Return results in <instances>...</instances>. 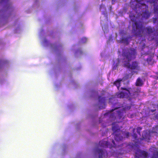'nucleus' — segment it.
<instances>
[{
  "instance_id": "nucleus-7",
  "label": "nucleus",
  "mask_w": 158,
  "mask_h": 158,
  "mask_svg": "<svg viewBox=\"0 0 158 158\" xmlns=\"http://www.w3.org/2000/svg\"><path fill=\"white\" fill-rule=\"evenodd\" d=\"M135 156L138 158L141 157L143 158H148V154L147 152L145 151L138 150L135 152Z\"/></svg>"
},
{
  "instance_id": "nucleus-26",
  "label": "nucleus",
  "mask_w": 158,
  "mask_h": 158,
  "mask_svg": "<svg viewBox=\"0 0 158 158\" xmlns=\"http://www.w3.org/2000/svg\"><path fill=\"white\" fill-rule=\"evenodd\" d=\"M112 125H114V123H113Z\"/></svg>"
},
{
  "instance_id": "nucleus-23",
  "label": "nucleus",
  "mask_w": 158,
  "mask_h": 158,
  "mask_svg": "<svg viewBox=\"0 0 158 158\" xmlns=\"http://www.w3.org/2000/svg\"><path fill=\"white\" fill-rule=\"evenodd\" d=\"M135 128H134V129H133V133L135 131Z\"/></svg>"
},
{
  "instance_id": "nucleus-8",
  "label": "nucleus",
  "mask_w": 158,
  "mask_h": 158,
  "mask_svg": "<svg viewBox=\"0 0 158 158\" xmlns=\"http://www.w3.org/2000/svg\"><path fill=\"white\" fill-rule=\"evenodd\" d=\"M112 143L113 144V145L111 147H109V143L107 141H105L104 140H102L100 141L99 142V144L100 145L101 147H103L104 148H112L113 147H116V145L115 144L114 141V140H112Z\"/></svg>"
},
{
  "instance_id": "nucleus-11",
  "label": "nucleus",
  "mask_w": 158,
  "mask_h": 158,
  "mask_svg": "<svg viewBox=\"0 0 158 158\" xmlns=\"http://www.w3.org/2000/svg\"><path fill=\"white\" fill-rule=\"evenodd\" d=\"M119 104L120 103L118 102L116 103H115V105L117 106L115 107L114 109H112L110 110H108V111L105 114V115L108 114L113 112L115 110L120 108L121 107V105Z\"/></svg>"
},
{
  "instance_id": "nucleus-16",
  "label": "nucleus",
  "mask_w": 158,
  "mask_h": 158,
  "mask_svg": "<svg viewBox=\"0 0 158 158\" xmlns=\"http://www.w3.org/2000/svg\"><path fill=\"white\" fill-rule=\"evenodd\" d=\"M151 158H158V151L155 152L153 153Z\"/></svg>"
},
{
  "instance_id": "nucleus-1",
  "label": "nucleus",
  "mask_w": 158,
  "mask_h": 158,
  "mask_svg": "<svg viewBox=\"0 0 158 158\" xmlns=\"http://www.w3.org/2000/svg\"><path fill=\"white\" fill-rule=\"evenodd\" d=\"M136 55V50L133 48L123 50L122 56L123 60H124L123 61L124 63V66L126 67L130 70H139V67L137 62L134 61L132 62L131 64L129 63L130 61L135 58Z\"/></svg>"
},
{
  "instance_id": "nucleus-22",
  "label": "nucleus",
  "mask_w": 158,
  "mask_h": 158,
  "mask_svg": "<svg viewBox=\"0 0 158 158\" xmlns=\"http://www.w3.org/2000/svg\"><path fill=\"white\" fill-rule=\"evenodd\" d=\"M99 108H100V109H103V108H104L103 107H101V106H99Z\"/></svg>"
},
{
  "instance_id": "nucleus-13",
  "label": "nucleus",
  "mask_w": 158,
  "mask_h": 158,
  "mask_svg": "<svg viewBox=\"0 0 158 158\" xmlns=\"http://www.w3.org/2000/svg\"><path fill=\"white\" fill-rule=\"evenodd\" d=\"M122 81V79H118L115 81L114 83V85L117 86L118 90L119 89V88L120 86L121 81Z\"/></svg>"
},
{
  "instance_id": "nucleus-3",
  "label": "nucleus",
  "mask_w": 158,
  "mask_h": 158,
  "mask_svg": "<svg viewBox=\"0 0 158 158\" xmlns=\"http://www.w3.org/2000/svg\"><path fill=\"white\" fill-rule=\"evenodd\" d=\"M112 130L113 131V134L114 135L115 140L117 142L123 140V137L120 135L122 133L123 135L127 138L130 136V133L128 132H123L120 130L119 127L117 125L113 126L112 127Z\"/></svg>"
},
{
  "instance_id": "nucleus-19",
  "label": "nucleus",
  "mask_w": 158,
  "mask_h": 158,
  "mask_svg": "<svg viewBox=\"0 0 158 158\" xmlns=\"http://www.w3.org/2000/svg\"><path fill=\"white\" fill-rule=\"evenodd\" d=\"M114 99L112 98H110L109 99V103L110 104H112V102L114 100Z\"/></svg>"
},
{
  "instance_id": "nucleus-10",
  "label": "nucleus",
  "mask_w": 158,
  "mask_h": 158,
  "mask_svg": "<svg viewBox=\"0 0 158 158\" xmlns=\"http://www.w3.org/2000/svg\"><path fill=\"white\" fill-rule=\"evenodd\" d=\"M96 151L99 154L98 158H102L103 156L105 154H106V155H107V152H104L102 149H97L96 150Z\"/></svg>"
},
{
  "instance_id": "nucleus-12",
  "label": "nucleus",
  "mask_w": 158,
  "mask_h": 158,
  "mask_svg": "<svg viewBox=\"0 0 158 158\" xmlns=\"http://www.w3.org/2000/svg\"><path fill=\"white\" fill-rule=\"evenodd\" d=\"M131 37H129L126 38H123L120 40V42L121 43H126L127 44H129L128 41L129 39H130Z\"/></svg>"
},
{
  "instance_id": "nucleus-4",
  "label": "nucleus",
  "mask_w": 158,
  "mask_h": 158,
  "mask_svg": "<svg viewBox=\"0 0 158 158\" xmlns=\"http://www.w3.org/2000/svg\"><path fill=\"white\" fill-rule=\"evenodd\" d=\"M121 89L125 90L124 92H121L117 94V97L120 98H127L131 95L132 89L131 88H121Z\"/></svg>"
},
{
  "instance_id": "nucleus-2",
  "label": "nucleus",
  "mask_w": 158,
  "mask_h": 158,
  "mask_svg": "<svg viewBox=\"0 0 158 158\" xmlns=\"http://www.w3.org/2000/svg\"><path fill=\"white\" fill-rule=\"evenodd\" d=\"M133 31L135 36L141 37L144 31L149 34L153 33L155 31L154 27L150 26L147 27H143V22L141 21L138 22L135 21L134 24H132Z\"/></svg>"
},
{
  "instance_id": "nucleus-21",
  "label": "nucleus",
  "mask_w": 158,
  "mask_h": 158,
  "mask_svg": "<svg viewBox=\"0 0 158 158\" xmlns=\"http://www.w3.org/2000/svg\"><path fill=\"white\" fill-rule=\"evenodd\" d=\"M136 19V18H135V16H134L133 19L131 18V20L132 21H135Z\"/></svg>"
},
{
  "instance_id": "nucleus-9",
  "label": "nucleus",
  "mask_w": 158,
  "mask_h": 158,
  "mask_svg": "<svg viewBox=\"0 0 158 158\" xmlns=\"http://www.w3.org/2000/svg\"><path fill=\"white\" fill-rule=\"evenodd\" d=\"M142 138L141 139V140H147L150 139L151 136L147 132H143L142 134Z\"/></svg>"
},
{
  "instance_id": "nucleus-18",
  "label": "nucleus",
  "mask_w": 158,
  "mask_h": 158,
  "mask_svg": "<svg viewBox=\"0 0 158 158\" xmlns=\"http://www.w3.org/2000/svg\"><path fill=\"white\" fill-rule=\"evenodd\" d=\"M132 136L133 137V138L135 140L137 139V135L135 133H134L132 135Z\"/></svg>"
},
{
  "instance_id": "nucleus-20",
  "label": "nucleus",
  "mask_w": 158,
  "mask_h": 158,
  "mask_svg": "<svg viewBox=\"0 0 158 158\" xmlns=\"http://www.w3.org/2000/svg\"><path fill=\"white\" fill-rule=\"evenodd\" d=\"M81 40L83 43L87 41V39L85 38H83Z\"/></svg>"
},
{
  "instance_id": "nucleus-14",
  "label": "nucleus",
  "mask_w": 158,
  "mask_h": 158,
  "mask_svg": "<svg viewBox=\"0 0 158 158\" xmlns=\"http://www.w3.org/2000/svg\"><path fill=\"white\" fill-rule=\"evenodd\" d=\"M143 85V83L141 79L139 78L136 80L135 85L136 86H141Z\"/></svg>"
},
{
  "instance_id": "nucleus-15",
  "label": "nucleus",
  "mask_w": 158,
  "mask_h": 158,
  "mask_svg": "<svg viewBox=\"0 0 158 158\" xmlns=\"http://www.w3.org/2000/svg\"><path fill=\"white\" fill-rule=\"evenodd\" d=\"M105 98L102 97L101 96H99L98 97V101L99 102L103 103L105 105Z\"/></svg>"
},
{
  "instance_id": "nucleus-24",
  "label": "nucleus",
  "mask_w": 158,
  "mask_h": 158,
  "mask_svg": "<svg viewBox=\"0 0 158 158\" xmlns=\"http://www.w3.org/2000/svg\"><path fill=\"white\" fill-rule=\"evenodd\" d=\"M116 68H115L114 66L113 67L114 69H116Z\"/></svg>"
},
{
  "instance_id": "nucleus-25",
  "label": "nucleus",
  "mask_w": 158,
  "mask_h": 158,
  "mask_svg": "<svg viewBox=\"0 0 158 158\" xmlns=\"http://www.w3.org/2000/svg\"><path fill=\"white\" fill-rule=\"evenodd\" d=\"M99 123H100L101 122V120H99Z\"/></svg>"
},
{
  "instance_id": "nucleus-5",
  "label": "nucleus",
  "mask_w": 158,
  "mask_h": 158,
  "mask_svg": "<svg viewBox=\"0 0 158 158\" xmlns=\"http://www.w3.org/2000/svg\"><path fill=\"white\" fill-rule=\"evenodd\" d=\"M131 108L130 106H126L123 108L122 110H118L116 114L117 118L119 119H123L124 118L123 114L126 113V110H130Z\"/></svg>"
},
{
  "instance_id": "nucleus-17",
  "label": "nucleus",
  "mask_w": 158,
  "mask_h": 158,
  "mask_svg": "<svg viewBox=\"0 0 158 158\" xmlns=\"http://www.w3.org/2000/svg\"><path fill=\"white\" fill-rule=\"evenodd\" d=\"M142 127H138L137 128V133L140 135H141L140 131L142 130Z\"/></svg>"
},
{
  "instance_id": "nucleus-6",
  "label": "nucleus",
  "mask_w": 158,
  "mask_h": 158,
  "mask_svg": "<svg viewBox=\"0 0 158 158\" xmlns=\"http://www.w3.org/2000/svg\"><path fill=\"white\" fill-rule=\"evenodd\" d=\"M142 6L144 7L145 10L143 11L142 13L141 14L142 19H147L150 16V13L148 10V6L144 3H141Z\"/></svg>"
}]
</instances>
